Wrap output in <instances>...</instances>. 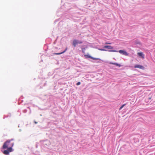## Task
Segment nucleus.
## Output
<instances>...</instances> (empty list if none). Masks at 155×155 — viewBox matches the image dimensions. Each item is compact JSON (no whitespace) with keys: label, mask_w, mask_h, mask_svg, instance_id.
Segmentation results:
<instances>
[{"label":"nucleus","mask_w":155,"mask_h":155,"mask_svg":"<svg viewBox=\"0 0 155 155\" xmlns=\"http://www.w3.org/2000/svg\"><path fill=\"white\" fill-rule=\"evenodd\" d=\"M64 7L65 8V9L66 10V13L64 16L65 19H74V18L78 17V12H77L78 8L75 5L68 3H65L63 6H61V8L59 9L57 13L59 11H61L62 9H63Z\"/></svg>","instance_id":"1"},{"label":"nucleus","mask_w":155,"mask_h":155,"mask_svg":"<svg viewBox=\"0 0 155 155\" xmlns=\"http://www.w3.org/2000/svg\"><path fill=\"white\" fill-rule=\"evenodd\" d=\"M40 143L41 146L44 147H46L47 146H49L50 145V141L47 140H41Z\"/></svg>","instance_id":"2"},{"label":"nucleus","mask_w":155,"mask_h":155,"mask_svg":"<svg viewBox=\"0 0 155 155\" xmlns=\"http://www.w3.org/2000/svg\"><path fill=\"white\" fill-rule=\"evenodd\" d=\"M109 51L110 52H119L120 54L126 56H127L128 55V53L126 51L124 50H120L119 51H117L116 50H110Z\"/></svg>","instance_id":"3"},{"label":"nucleus","mask_w":155,"mask_h":155,"mask_svg":"<svg viewBox=\"0 0 155 155\" xmlns=\"http://www.w3.org/2000/svg\"><path fill=\"white\" fill-rule=\"evenodd\" d=\"M14 140V139L12 138L10 140H7L5 142L3 146L2 149H6L7 148H8V146H9V145L10 143L11 142Z\"/></svg>","instance_id":"4"},{"label":"nucleus","mask_w":155,"mask_h":155,"mask_svg":"<svg viewBox=\"0 0 155 155\" xmlns=\"http://www.w3.org/2000/svg\"><path fill=\"white\" fill-rule=\"evenodd\" d=\"M83 42L81 41H79L77 39H74L73 40L72 44L74 47H76L78 44H81Z\"/></svg>","instance_id":"5"},{"label":"nucleus","mask_w":155,"mask_h":155,"mask_svg":"<svg viewBox=\"0 0 155 155\" xmlns=\"http://www.w3.org/2000/svg\"><path fill=\"white\" fill-rule=\"evenodd\" d=\"M84 56L86 58H90L94 60H99V61L101 60L99 58H94L89 54H85L84 55Z\"/></svg>","instance_id":"6"},{"label":"nucleus","mask_w":155,"mask_h":155,"mask_svg":"<svg viewBox=\"0 0 155 155\" xmlns=\"http://www.w3.org/2000/svg\"><path fill=\"white\" fill-rule=\"evenodd\" d=\"M14 144V143H11V145L10 146V147H8V148H6L8 150L9 152L13 151L14 150L12 149V147L13 146Z\"/></svg>","instance_id":"7"},{"label":"nucleus","mask_w":155,"mask_h":155,"mask_svg":"<svg viewBox=\"0 0 155 155\" xmlns=\"http://www.w3.org/2000/svg\"><path fill=\"white\" fill-rule=\"evenodd\" d=\"M1 151L3 152V153L5 155H9V152H8V150H3L2 149L1 150Z\"/></svg>","instance_id":"8"},{"label":"nucleus","mask_w":155,"mask_h":155,"mask_svg":"<svg viewBox=\"0 0 155 155\" xmlns=\"http://www.w3.org/2000/svg\"><path fill=\"white\" fill-rule=\"evenodd\" d=\"M134 67L135 68H139L140 69H144V67L143 66L141 65H138V64H137V65H135Z\"/></svg>","instance_id":"9"},{"label":"nucleus","mask_w":155,"mask_h":155,"mask_svg":"<svg viewBox=\"0 0 155 155\" xmlns=\"http://www.w3.org/2000/svg\"><path fill=\"white\" fill-rule=\"evenodd\" d=\"M67 48H66L62 52H60V53H53V54L54 55H58L61 54H62L64 53L67 50Z\"/></svg>","instance_id":"10"},{"label":"nucleus","mask_w":155,"mask_h":155,"mask_svg":"<svg viewBox=\"0 0 155 155\" xmlns=\"http://www.w3.org/2000/svg\"><path fill=\"white\" fill-rule=\"evenodd\" d=\"M109 63H110V64H113L114 65H115L118 67H120L122 66L120 64H119L117 63H114V62H110Z\"/></svg>","instance_id":"11"},{"label":"nucleus","mask_w":155,"mask_h":155,"mask_svg":"<svg viewBox=\"0 0 155 155\" xmlns=\"http://www.w3.org/2000/svg\"><path fill=\"white\" fill-rule=\"evenodd\" d=\"M104 48H107L108 49H112L113 48V47L111 46H108V45H106L105 46L103 47Z\"/></svg>","instance_id":"12"},{"label":"nucleus","mask_w":155,"mask_h":155,"mask_svg":"<svg viewBox=\"0 0 155 155\" xmlns=\"http://www.w3.org/2000/svg\"><path fill=\"white\" fill-rule=\"evenodd\" d=\"M138 54L140 57H141L142 58H144V55L142 52H138Z\"/></svg>","instance_id":"13"},{"label":"nucleus","mask_w":155,"mask_h":155,"mask_svg":"<svg viewBox=\"0 0 155 155\" xmlns=\"http://www.w3.org/2000/svg\"><path fill=\"white\" fill-rule=\"evenodd\" d=\"M98 50L101 51H108L109 52H110L109 51L110 50L102 48H98Z\"/></svg>","instance_id":"14"},{"label":"nucleus","mask_w":155,"mask_h":155,"mask_svg":"<svg viewBox=\"0 0 155 155\" xmlns=\"http://www.w3.org/2000/svg\"><path fill=\"white\" fill-rule=\"evenodd\" d=\"M82 51L83 53H84L85 51V48H81Z\"/></svg>","instance_id":"15"},{"label":"nucleus","mask_w":155,"mask_h":155,"mask_svg":"<svg viewBox=\"0 0 155 155\" xmlns=\"http://www.w3.org/2000/svg\"><path fill=\"white\" fill-rule=\"evenodd\" d=\"M126 104H123L122 105H121V106L120 107V109H122L123 107L124 106H125Z\"/></svg>","instance_id":"16"},{"label":"nucleus","mask_w":155,"mask_h":155,"mask_svg":"<svg viewBox=\"0 0 155 155\" xmlns=\"http://www.w3.org/2000/svg\"><path fill=\"white\" fill-rule=\"evenodd\" d=\"M11 116V113H9L6 116V118H8V117H10Z\"/></svg>","instance_id":"17"},{"label":"nucleus","mask_w":155,"mask_h":155,"mask_svg":"<svg viewBox=\"0 0 155 155\" xmlns=\"http://www.w3.org/2000/svg\"><path fill=\"white\" fill-rule=\"evenodd\" d=\"M151 99V97H148L147 99H146V101L147 100V102L149 101Z\"/></svg>","instance_id":"18"},{"label":"nucleus","mask_w":155,"mask_h":155,"mask_svg":"<svg viewBox=\"0 0 155 155\" xmlns=\"http://www.w3.org/2000/svg\"><path fill=\"white\" fill-rule=\"evenodd\" d=\"M21 112V110H20V109H19L18 110V112H19V113H20V114H19V116H20V115H21V112Z\"/></svg>","instance_id":"19"},{"label":"nucleus","mask_w":155,"mask_h":155,"mask_svg":"<svg viewBox=\"0 0 155 155\" xmlns=\"http://www.w3.org/2000/svg\"><path fill=\"white\" fill-rule=\"evenodd\" d=\"M81 84V82H77L76 84V85L78 86L80 85Z\"/></svg>","instance_id":"20"},{"label":"nucleus","mask_w":155,"mask_h":155,"mask_svg":"<svg viewBox=\"0 0 155 155\" xmlns=\"http://www.w3.org/2000/svg\"><path fill=\"white\" fill-rule=\"evenodd\" d=\"M27 110L25 109L23 110V112L24 113H26L27 112Z\"/></svg>","instance_id":"21"},{"label":"nucleus","mask_w":155,"mask_h":155,"mask_svg":"<svg viewBox=\"0 0 155 155\" xmlns=\"http://www.w3.org/2000/svg\"><path fill=\"white\" fill-rule=\"evenodd\" d=\"M59 21V19L56 20L54 21V23H55L56 22L58 21Z\"/></svg>","instance_id":"22"},{"label":"nucleus","mask_w":155,"mask_h":155,"mask_svg":"<svg viewBox=\"0 0 155 155\" xmlns=\"http://www.w3.org/2000/svg\"><path fill=\"white\" fill-rule=\"evenodd\" d=\"M5 118H6V116H5V115L4 116L3 119H5Z\"/></svg>","instance_id":"23"},{"label":"nucleus","mask_w":155,"mask_h":155,"mask_svg":"<svg viewBox=\"0 0 155 155\" xmlns=\"http://www.w3.org/2000/svg\"><path fill=\"white\" fill-rule=\"evenodd\" d=\"M38 143H37L36 144V148H37L38 147Z\"/></svg>","instance_id":"24"},{"label":"nucleus","mask_w":155,"mask_h":155,"mask_svg":"<svg viewBox=\"0 0 155 155\" xmlns=\"http://www.w3.org/2000/svg\"><path fill=\"white\" fill-rule=\"evenodd\" d=\"M34 123H35V124H37V123H37V122H36V121H34Z\"/></svg>","instance_id":"25"},{"label":"nucleus","mask_w":155,"mask_h":155,"mask_svg":"<svg viewBox=\"0 0 155 155\" xmlns=\"http://www.w3.org/2000/svg\"><path fill=\"white\" fill-rule=\"evenodd\" d=\"M19 132H21V129H19Z\"/></svg>","instance_id":"26"},{"label":"nucleus","mask_w":155,"mask_h":155,"mask_svg":"<svg viewBox=\"0 0 155 155\" xmlns=\"http://www.w3.org/2000/svg\"><path fill=\"white\" fill-rule=\"evenodd\" d=\"M28 108H29V109H30V113L31 112V110H30V108L29 107H27Z\"/></svg>","instance_id":"27"},{"label":"nucleus","mask_w":155,"mask_h":155,"mask_svg":"<svg viewBox=\"0 0 155 155\" xmlns=\"http://www.w3.org/2000/svg\"><path fill=\"white\" fill-rule=\"evenodd\" d=\"M100 62H100V61H97V63H100Z\"/></svg>","instance_id":"28"},{"label":"nucleus","mask_w":155,"mask_h":155,"mask_svg":"<svg viewBox=\"0 0 155 155\" xmlns=\"http://www.w3.org/2000/svg\"><path fill=\"white\" fill-rule=\"evenodd\" d=\"M21 97H20V98L19 99L21 101ZM21 101H22V102H23V100H21Z\"/></svg>","instance_id":"29"},{"label":"nucleus","mask_w":155,"mask_h":155,"mask_svg":"<svg viewBox=\"0 0 155 155\" xmlns=\"http://www.w3.org/2000/svg\"><path fill=\"white\" fill-rule=\"evenodd\" d=\"M56 40H56L54 42V44H55V43H56Z\"/></svg>","instance_id":"30"},{"label":"nucleus","mask_w":155,"mask_h":155,"mask_svg":"<svg viewBox=\"0 0 155 155\" xmlns=\"http://www.w3.org/2000/svg\"><path fill=\"white\" fill-rule=\"evenodd\" d=\"M18 127H20V125H18Z\"/></svg>","instance_id":"31"},{"label":"nucleus","mask_w":155,"mask_h":155,"mask_svg":"<svg viewBox=\"0 0 155 155\" xmlns=\"http://www.w3.org/2000/svg\"><path fill=\"white\" fill-rule=\"evenodd\" d=\"M108 43V44H110V43Z\"/></svg>","instance_id":"32"},{"label":"nucleus","mask_w":155,"mask_h":155,"mask_svg":"<svg viewBox=\"0 0 155 155\" xmlns=\"http://www.w3.org/2000/svg\"><path fill=\"white\" fill-rule=\"evenodd\" d=\"M63 0H61V2H63Z\"/></svg>","instance_id":"33"},{"label":"nucleus","mask_w":155,"mask_h":155,"mask_svg":"<svg viewBox=\"0 0 155 155\" xmlns=\"http://www.w3.org/2000/svg\"><path fill=\"white\" fill-rule=\"evenodd\" d=\"M21 97H23V96H21Z\"/></svg>","instance_id":"34"}]
</instances>
